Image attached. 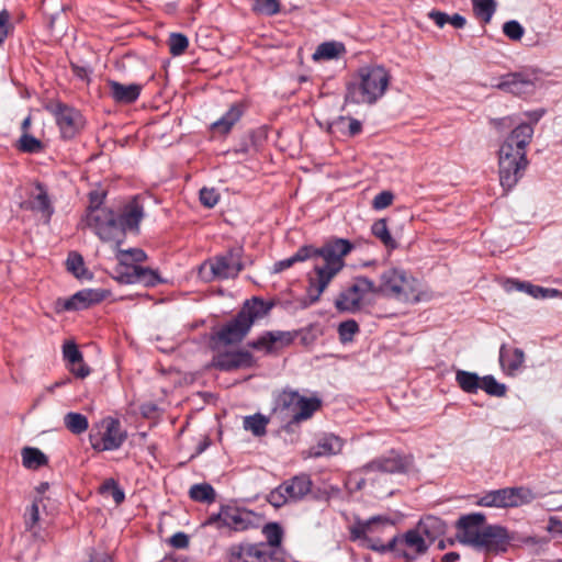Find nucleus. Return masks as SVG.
I'll list each match as a JSON object with an SVG mask.
<instances>
[{"instance_id":"f257e3e1","label":"nucleus","mask_w":562,"mask_h":562,"mask_svg":"<svg viewBox=\"0 0 562 562\" xmlns=\"http://www.w3.org/2000/svg\"><path fill=\"white\" fill-rule=\"evenodd\" d=\"M351 249L350 241L342 238L330 240L322 247L304 245L291 257L276 262L273 272H281L296 262L311 261L312 270L306 274L307 288L303 303L308 306L319 301L334 278L344 269L345 257Z\"/></svg>"},{"instance_id":"f03ea898","label":"nucleus","mask_w":562,"mask_h":562,"mask_svg":"<svg viewBox=\"0 0 562 562\" xmlns=\"http://www.w3.org/2000/svg\"><path fill=\"white\" fill-rule=\"evenodd\" d=\"M486 517L482 513L462 516L457 521V539L460 543L486 553L506 552L513 536L499 525H485Z\"/></svg>"},{"instance_id":"7ed1b4c3","label":"nucleus","mask_w":562,"mask_h":562,"mask_svg":"<svg viewBox=\"0 0 562 562\" xmlns=\"http://www.w3.org/2000/svg\"><path fill=\"white\" fill-rule=\"evenodd\" d=\"M530 124H518L504 139L498 150L499 181L504 189L510 190L522 177L527 166V147L533 136Z\"/></svg>"},{"instance_id":"20e7f679","label":"nucleus","mask_w":562,"mask_h":562,"mask_svg":"<svg viewBox=\"0 0 562 562\" xmlns=\"http://www.w3.org/2000/svg\"><path fill=\"white\" fill-rule=\"evenodd\" d=\"M391 75L381 65H366L358 69L353 80L347 86L346 103L375 104L386 93Z\"/></svg>"},{"instance_id":"39448f33","label":"nucleus","mask_w":562,"mask_h":562,"mask_svg":"<svg viewBox=\"0 0 562 562\" xmlns=\"http://www.w3.org/2000/svg\"><path fill=\"white\" fill-rule=\"evenodd\" d=\"M375 293L402 303H417L428 299L419 280L398 267H391L380 274Z\"/></svg>"},{"instance_id":"423d86ee","label":"nucleus","mask_w":562,"mask_h":562,"mask_svg":"<svg viewBox=\"0 0 562 562\" xmlns=\"http://www.w3.org/2000/svg\"><path fill=\"white\" fill-rule=\"evenodd\" d=\"M265 314L263 303L254 300L252 304H247L233 321L216 333V338L224 345L238 344L249 333L255 321Z\"/></svg>"},{"instance_id":"0eeeda50","label":"nucleus","mask_w":562,"mask_h":562,"mask_svg":"<svg viewBox=\"0 0 562 562\" xmlns=\"http://www.w3.org/2000/svg\"><path fill=\"white\" fill-rule=\"evenodd\" d=\"M319 407V398L303 396L291 389H284L277 398V411L293 423L311 418Z\"/></svg>"},{"instance_id":"6e6552de","label":"nucleus","mask_w":562,"mask_h":562,"mask_svg":"<svg viewBox=\"0 0 562 562\" xmlns=\"http://www.w3.org/2000/svg\"><path fill=\"white\" fill-rule=\"evenodd\" d=\"M83 221L101 240L114 241L115 246L122 243L123 228L112 210L99 205L90 206Z\"/></svg>"},{"instance_id":"1a4fd4ad","label":"nucleus","mask_w":562,"mask_h":562,"mask_svg":"<svg viewBox=\"0 0 562 562\" xmlns=\"http://www.w3.org/2000/svg\"><path fill=\"white\" fill-rule=\"evenodd\" d=\"M243 270L241 250L231 249L224 255L216 256L199 268V277L204 282L215 279H233Z\"/></svg>"},{"instance_id":"9d476101","label":"nucleus","mask_w":562,"mask_h":562,"mask_svg":"<svg viewBox=\"0 0 562 562\" xmlns=\"http://www.w3.org/2000/svg\"><path fill=\"white\" fill-rule=\"evenodd\" d=\"M259 517L254 512L234 505H224L217 514L210 516L205 524L217 529L245 531L257 527Z\"/></svg>"},{"instance_id":"9b49d317","label":"nucleus","mask_w":562,"mask_h":562,"mask_svg":"<svg viewBox=\"0 0 562 562\" xmlns=\"http://www.w3.org/2000/svg\"><path fill=\"white\" fill-rule=\"evenodd\" d=\"M127 434L116 418L105 417L89 435L91 447L97 451H112L119 449L126 440Z\"/></svg>"},{"instance_id":"f8f14e48","label":"nucleus","mask_w":562,"mask_h":562,"mask_svg":"<svg viewBox=\"0 0 562 562\" xmlns=\"http://www.w3.org/2000/svg\"><path fill=\"white\" fill-rule=\"evenodd\" d=\"M392 522L389 518L383 516H375L364 521H357L350 528V535L352 540L360 541V544L364 548L371 549L376 552H394L393 538L389 543H380L379 540L370 537L371 533L381 531L384 527L391 526Z\"/></svg>"},{"instance_id":"ddd939ff","label":"nucleus","mask_w":562,"mask_h":562,"mask_svg":"<svg viewBox=\"0 0 562 562\" xmlns=\"http://www.w3.org/2000/svg\"><path fill=\"white\" fill-rule=\"evenodd\" d=\"M228 562H280L278 550L270 549L263 542H241L233 544L227 551Z\"/></svg>"},{"instance_id":"4468645a","label":"nucleus","mask_w":562,"mask_h":562,"mask_svg":"<svg viewBox=\"0 0 562 562\" xmlns=\"http://www.w3.org/2000/svg\"><path fill=\"white\" fill-rule=\"evenodd\" d=\"M367 293H375V283L368 278L358 277L347 290L339 294L335 306L341 312L355 313L361 308Z\"/></svg>"},{"instance_id":"2eb2a0df","label":"nucleus","mask_w":562,"mask_h":562,"mask_svg":"<svg viewBox=\"0 0 562 562\" xmlns=\"http://www.w3.org/2000/svg\"><path fill=\"white\" fill-rule=\"evenodd\" d=\"M530 492L522 487H506L491 491L476 502L484 507H517L528 501Z\"/></svg>"},{"instance_id":"dca6fc26","label":"nucleus","mask_w":562,"mask_h":562,"mask_svg":"<svg viewBox=\"0 0 562 562\" xmlns=\"http://www.w3.org/2000/svg\"><path fill=\"white\" fill-rule=\"evenodd\" d=\"M394 552L407 560L416 559L426 553L429 548L428 541L415 528L403 535L393 537Z\"/></svg>"},{"instance_id":"f3484780","label":"nucleus","mask_w":562,"mask_h":562,"mask_svg":"<svg viewBox=\"0 0 562 562\" xmlns=\"http://www.w3.org/2000/svg\"><path fill=\"white\" fill-rule=\"evenodd\" d=\"M411 465V460L401 457L394 452L389 456L378 458L359 469V472L369 475L373 473H401L405 472Z\"/></svg>"},{"instance_id":"a211bd4d","label":"nucleus","mask_w":562,"mask_h":562,"mask_svg":"<svg viewBox=\"0 0 562 562\" xmlns=\"http://www.w3.org/2000/svg\"><path fill=\"white\" fill-rule=\"evenodd\" d=\"M56 122L64 138H72L83 127L81 114L66 105H57L55 110Z\"/></svg>"},{"instance_id":"6ab92c4d","label":"nucleus","mask_w":562,"mask_h":562,"mask_svg":"<svg viewBox=\"0 0 562 562\" xmlns=\"http://www.w3.org/2000/svg\"><path fill=\"white\" fill-rule=\"evenodd\" d=\"M252 356L246 350L227 351L217 353L213 360L212 366L229 371L238 368H249L252 366Z\"/></svg>"},{"instance_id":"aec40b11","label":"nucleus","mask_w":562,"mask_h":562,"mask_svg":"<svg viewBox=\"0 0 562 562\" xmlns=\"http://www.w3.org/2000/svg\"><path fill=\"white\" fill-rule=\"evenodd\" d=\"M116 279L126 284L140 283L146 286H154L161 280L156 271L140 266L131 267V271H117Z\"/></svg>"},{"instance_id":"412c9836","label":"nucleus","mask_w":562,"mask_h":562,"mask_svg":"<svg viewBox=\"0 0 562 562\" xmlns=\"http://www.w3.org/2000/svg\"><path fill=\"white\" fill-rule=\"evenodd\" d=\"M144 217V207L139 203L137 198H134L128 203H126L121 214L117 216L119 224L122 225L123 236L126 231H138V226L140 221Z\"/></svg>"},{"instance_id":"4be33fe9","label":"nucleus","mask_w":562,"mask_h":562,"mask_svg":"<svg viewBox=\"0 0 562 562\" xmlns=\"http://www.w3.org/2000/svg\"><path fill=\"white\" fill-rule=\"evenodd\" d=\"M104 297L105 293L102 290L86 289L65 300L63 307L66 311L85 310L95 303L101 302Z\"/></svg>"},{"instance_id":"5701e85b","label":"nucleus","mask_w":562,"mask_h":562,"mask_svg":"<svg viewBox=\"0 0 562 562\" xmlns=\"http://www.w3.org/2000/svg\"><path fill=\"white\" fill-rule=\"evenodd\" d=\"M525 362V352L519 348L502 345L499 348V364L507 375H516Z\"/></svg>"},{"instance_id":"b1692460","label":"nucleus","mask_w":562,"mask_h":562,"mask_svg":"<svg viewBox=\"0 0 562 562\" xmlns=\"http://www.w3.org/2000/svg\"><path fill=\"white\" fill-rule=\"evenodd\" d=\"M495 88L516 95L530 93L533 82L521 74H508L499 79Z\"/></svg>"},{"instance_id":"393cba45","label":"nucleus","mask_w":562,"mask_h":562,"mask_svg":"<svg viewBox=\"0 0 562 562\" xmlns=\"http://www.w3.org/2000/svg\"><path fill=\"white\" fill-rule=\"evenodd\" d=\"M418 532L428 541L429 546L445 535L447 526L445 521L435 516L422 518L415 526Z\"/></svg>"},{"instance_id":"a878e982","label":"nucleus","mask_w":562,"mask_h":562,"mask_svg":"<svg viewBox=\"0 0 562 562\" xmlns=\"http://www.w3.org/2000/svg\"><path fill=\"white\" fill-rule=\"evenodd\" d=\"M341 449L342 441L340 438L334 435H326L319 439L316 446L308 450L307 457L319 458L325 456H333L339 453Z\"/></svg>"},{"instance_id":"bb28decb","label":"nucleus","mask_w":562,"mask_h":562,"mask_svg":"<svg viewBox=\"0 0 562 562\" xmlns=\"http://www.w3.org/2000/svg\"><path fill=\"white\" fill-rule=\"evenodd\" d=\"M312 482L307 475L294 476L282 484V490L285 491L286 496L291 502H296L303 498L311 492Z\"/></svg>"},{"instance_id":"cd10ccee","label":"nucleus","mask_w":562,"mask_h":562,"mask_svg":"<svg viewBox=\"0 0 562 562\" xmlns=\"http://www.w3.org/2000/svg\"><path fill=\"white\" fill-rule=\"evenodd\" d=\"M109 87L112 98L120 103L134 102L139 97L142 90L139 85H122L117 81H110Z\"/></svg>"},{"instance_id":"c85d7f7f","label":"nucleus","mask_w":562,"mask_h":562,"mask_svg":"<svg viewBox=\"0 0 562 562\" xmlns=\"http://www.w3.org/2000/svg\"><path fill=\"white\" fill-rule=\"evenodd\" d=\"M292 340L289 333L284 331H268L251 342L250 346L255 349H265L266 351H272L277 345L284 346L290 344Z\"/></svg>"},{"instance_id":"c756f323","label":"nucleus","mask_w":562,"mask_h":562,"mask_svg":"<svg viewBox=\"0 0 562 562\" xmlns=\"http://www.w3.org/2000/svg\"><path fill=\"white\" fill-rule=\"evenodd\" d=\"M241 114V106L239 104H233L221 119L212 123L211 128L216 133L227 134L240 120Z\"/></svg>"},{"instance_id":"7c9ffc66","label":"nucleus","mask_w":562,"mask_h":562,"mask_svg":"<svg viewBox=\"0 0 562 562\" xmlns=\"http://www.w3.org/2000/svg\"><path fill=\"white\" fill-rule=\"evenodd\" d=\"M508 283L510 284L508 290L516 289L518 291L526 292L527 294H529L530 296H532L535 299L558 297V296L562 295V292H560L557 289L541 288V286L533 285V284H530L527 282H518V281H512Z\"/></svg>"},{"instance_id":"2f4dec72","label":"nucleus","mask_w":562,"mask_h":562,"mask_svg":"<svg viewBox=\"0 0 562 562\" xmlns=\"http://www.w3.org/2000/svg\"><path fill=\"white\" fill-rule=\"evenodd\" d=\"M346 53L345 45L340 42H325L317 46L313 54L314 60L338 59Z\"/></svg>"},{"instance_id":"473e14b6","label":"nucleus","mask_w":562,"mask_h":562,"mask_svg":"<svg viewBox=\"0 0 562 562\" xmlns=\"http://www.w3.org/2000/svg\"><path fill=\"white\" fill-rule=\"evenodd\" d=\"M116 247V259L119 260L122 271H131L136 262H142L146 259V254L139 248L120 249Z\"/></svg>"},{"instance_id":"72a5a7b5","label":"nucleus","mask_w":562,"mask_h":562,"mask_svg":"<svg viewBox=\"0 0 562 562\" xmlns=\"http://www.w3.org/2000/svg\"><path fill=\"white\" fill-rule=\"evenodd\" d=\"M67 270L80 280H90L92 274L85 267V261L78 252H70L66 260Z\"/></svg>"},{"instance_id":"f704fd0d","label":"nucleus","mask_w":562,"mask_h":562,"mask_svg":"<svg viewBox=\"0 0 562 562\" xmlns=\"http://www.w3.org/2000/svg\"><path fill=\"white\" fill-rule=\"evenodd\" d=\"M456 381L461 390L467 393H476L481 384V379L476 373L464 370L457 371Z\"/></svg>"},{"instance_id":"c9c22d12","label":"nucleus","mask_w":562,"mask_h":562,"mask_svg":"<svg viewBox=\"0 0 562 562\" xmlns=\"http://www.w3.org/2000/svg\"><path fill=\"white\" fill-rule=\"evenodd\" d=\"M22 463L27 469H38L47 463V457L37 448L25 447L22 450Z\"/></svg>"},{"instance_id":"e433bc0d","label":"nucleus","mask_w":562,"mask_h":562,"mask_svg":"<svg viewBox=\"0 0 562 562\" xmlns=\"http://www.w3.org/2000/svg\"><path fill=\"white\" fill-rule=\"evenodd\" d=\"M64 425L70 432L80 435L88 429L89 422L85 415L70 412L64 416Z\"/></svg>"},{"instance_id":"4c0bfd02","label":"nucleus","mask_w":562,"mask_h":562,"mask_svg":"<svg viewBox=\"0 0 562 562\" xmlns=\"http://www.w3.org/2000/svg\"><path fill=\"white\" fill-rule=\"evenodd\" d=\"M262 533L267 539L263 544H269L270 549L278 550V557H281L280 546L283 537L281 527L277 522L267 524L262 529Z\"/></svg>"},{"instance_id":"58836bf2","label":"nucleus","mask_w":562,"mask_h":562,"mask_svg":"<svg viewBox=\"0 0 562 562\" xmlns=\"http://www.w3.org/2000/svg\"><path fill=\"white\" fill-rule=\"evenodd\" d=\"M371 232L387 248L394 249L397 247L395 239L392 237V235L387 228L386 220L381 218V220H378L376 222H374L371 227Z\"/></svg>"},{"instance_id":"ea45409f","label":"nucleus","mask_w":562,"mask_h":562,"mask_svg":"<svg viewBox=\"0 0 562 562\" xmlns=\"http://www.w3.org/2000/svg\"><path fill=\"white\" fill-rule=\"evenodd\" d=\"M36 194L32 201V209L42 212L47 218L53 214V207L46 193V190L42 184L36 186Z\"/></svg>"},{"instance_id":"a19ab883","label":"nucleus","mask_w":562,"mask_h":562,"mask_svg":"<svg viewBox=\"0 0 562 562\" xmlns=\"http://www.w3.org/2000/svg\"><path fill=\"white\" fill-rule=\"evenodd\" d=\"M189 495L196 502L212 503L215 501V491L207 483L192 485Z\"/></svg>"},{"instance_id":"79ce46f5","label":"nucleus","mask_w":562,"mask_h":562,"mask_svg":"<svg viewBox=\"0 0 562 562\" xmlns=\"http://www.w3.org/2000/svg\"><path fill=\"white\" fill-rule=\"evenodd\" d=\"M267 424L268 419L261 414H255L244 418V428L251 431L257 437L266 434Z\"/></svg>"},{"instance_id":"37998d69","label":"nucleus","mask_w":562,"mask_h":562,"mask_svg":"<svg viewBox=\"0 0 562 562\" xmlns=\"http://www.w3.org/2000/svg\"><path fill=\"white\" fill-rule=\"evenodd\" d=\"M472 4L477 18L485 23L491 21L496 10V3L494 0H472Z\"/></svg>"},{"instance_id":"c03bdc74","label":"nucleus","mask_w":562,"mask_h":562,"mask_svg":"<svg viewBox=\"0 0 562 562\" xmlns=\"http://www.w3.org/2000/svg\"><path fill=\"white\" fill-rule=\"evenodd\" d=\"M480 389L493 396H504L506 394V385L496 381L493 375H485L481 379Z\"/></svg>"},{"instance_id":"a18cd8bd","label":"nucleus","mask_w":562,"mask_h":562,"mask_svg":"<svg viewBox=\"0 0 562 562\" xmlns=\"http://www.w3.org/2000/svg\"><path fill=\"white\" fill-rule=\"evenodd\" d=\"M168 44L171 55L179 56L188 48L189 41L187 36L181 33H172L169 37Z\"/></svg>"},{"instance_id":"49530a36","label":"nucleus","mask_w":562,"mask_h":562,"mask_svg":"<svg viewBox=\"0 0 562 562\" xmlns=\"http://www.w3.org/2000/svg\"><path fill=\"white\" fill-rule=\"evenodd\" d=\"M18 147L24 153H38L42 150L43 145L36 137L30 135L29 133H23L19 139Z\"/></svg>"},{"instance_id":"de8ad7c7","label":"nucleus","mask_w":562,"mask_h":562,"mask_svg":"<svg viewBox=\"0 0 562 562\" xmlns=\"http://www.w3.org/2000/svg\"><path fill=\"white\" fill-rule=\"evenodd\" d=\"M38 501L40 499H35L24 514V525L30 531H34L35 526L40 520Z\"/></svg>"},{"instance_id":"09e8293b","label":"nucleus","mask_w":562,"mask_h":562,"mask_svg":"<svg viewBox=\"0 0 562 562\" xmlns=\"http://www.w3.org/2000/svg\"><path fill=\"white\" fill-rule=\"evenodd\" d=\"M254 10L262 14L273 15L280 11L278 0H255Z\"/></svg>"},{"instance_id":"8fccbe9b","label":"nucleus","mask_w":562,"mask_h":562,"mask_svg":"<svg viewBox=\"0 0 562 562\" xmlns=\"http://www.w3.org/2000/svg\"><path fill=\"white\" fill-rule=\"evenodd\" d=\"M64 358L71 364L82 361V353L74 342H66L63 348Z\"/></svg>"},{"instance_id":"3c124183","label":"nucleus","mask_w":562,"mask_h":562,"mask_svg":"<svg viewBox=\"0 0 562 562\" xmlns=\"http://www.w3.org/2000/svg\"><path fill=\"white\" fill-rule=\"evenodd\" d=\"M359 330L358 324L350 319L342 322L338 327V333L340 336V339L342 341H349L352 339L353 335Z\"/></svg>"},{"instance_id":"603ef678","label":"nucleus","mask_w":562,"mask_h":562,"mask_svg":"<svg viewBox=\"0 0 562 562\" xmlns=\"http://www.w3.org/2000/svg\"><path fill=\"white\" fill-rule=\"evenodd\" d=\"M220 200L218 192L213 188H202L200 190V201L206 207H213Z\"/></svg>"},{"instance_id":"864d4df0","label":"nucleus","mask_w":562,"mask_h":562,"mask_svg":"<svg viewBox=\"0 0 562 562\" xmlns=\"http://www.w3.org/2000/svg\"><path fill=\"white\" fill-rule=\"evenodd\" d=\"M504 34L514 41H518L524 35V27L515 20L508 21L503 26Z\"/></svg>"},{"instance_id":"5fc2aeb1","label":"nucleus","mask_w":562,"mask_h":562,"mask_svg":"<svg viewBox=\"0 0 562 562\" xmlns=\"http://www.w3.org/2000/svg\"><path fill=\"white\" fill-rule=\"evenodd\" d=\"M393 200L394 194L391 191H382L372 200V207L378 211L384 210L393 203Z\"/></svg>"},{"instance_id":"6e6d98bb","label":"nucleus","mask_w":562,"mask_h":562,"mask_svg":"<svg viewBox=\"0 0 562 562\" xmlns=\"http://www.w3.org/2000/svg\"><path fill=\"white\" fill-rule=\"evenodd\" d=\"M267 499L274 507H281L288 502H291L290 498L286 496L285 491L282 490V484L274 488L273 491H271Z\"/></svg>"},{"instance_id":"4d7b16f0","label":"nucleus","mask_w":562,"mask_h":562,"mask_svg":"<svg viewBox=\"0 0 562 562\" xmlns=\"http://www.w3.org/2000/svg\"><path fill=\"white\" fill-rule=\"evenodd\" d=\"M10 20L11 15L9 11H0V45L4 42L10 31L13 29V25L11 24Z\"/></svg>"},{"instance_id":"13d9d810","label":"nucleus","mask_w":562,"mask_h":562,"mask_svg":"<svg viewBox=\"0 0 562 562\" xmlns=\"http://www.w3.org/2000/svg\"><path fill=\"white\" fill-rule=\"evenodd\" d=\"M103 491L110 492L115 504H121L124 501V492L115 484L114 481H108L103 485Z\"/></svg>"},{"instance_id":"bf43d9fd","label":"nucleus","mask_w":562,"mask_h":562,"mask_svg":"<svg viewBox=\"0 0 562 562\" xmlns=\"http://www.w3.org/2000/svg\"><path fill=\"white\" fill-rule=\"evenodd\" d=\"M169 542L173 548L184 549L189 546V538L184 532H177L170 538Z\"/></svg>"},{"instance_id":"052dcab7","label":"nucleus","mask_w":562,"mask_h":562,"mask_svg":"<svg viewBox=\"0 0 562 562\" xmlns=\"http://www.w3.org/2000/svg\"><path fill=\"white\" fill-rule=\"evenodd\" d=\"M430 20H432L439 27H443L447 23H449V19L451 15H448L445 12L432 10L428 13Z\"/></svg>"},{"instance_id":"680f3d73","label":"nucleus","mask_w":562,"mask_h":562,"mask_svg":"<svg viewBox=\"0 0 562 562\" xmlns=\"http://www.w3.org/2000/svg\"><path fill=\"white\" fill-rule=\"evenodd\" d=\"M544 109H537L532 111H527L524 113V115L526 116V119H528V124H530L533 127V124H537L540 121V119L544 115ZM524 123L527 124V122Z\"/></svg>"},{"instance_id":"e2e57ef3","label":"nucleus","mask_w":562,"mask_h":562,"mask_svg":"<svg viewBox=\"0 0 562 562\" xmlns=\"http://www.w3.org/2000/svg\"><path fill=\"white\" fill-rule=\"evenodd\" d=\"M70 371L78 378H86L89 375L90 373V370L89 368L83 363V361L81 362H77L76 366H71L70 368Z\"/></svg>"},{"instance_id":"0e129e2a","label":"nucleus","mask_w":562,"mask_h":562,"mask_svg":"<svg viewBox=\"0 0 562 562\" xmlns=\"http://www.w3.org/2000/svg\"><path fill=\"white\" fill-rule=\"evenodd\" d=\"M449 24L456 29H462L465 25V19L461 14L454 13L450 16Z\"/></svg>"},{"instance_id":"69168bd1","label":"nucleus","mask_w":562,"mask_h":562,"mask_svg":"<svg viewBox=\"0 0 562 562\" xmlns=\"http://www.w3.org/2000/svg\"><path fill=\"white\" fill-rule=\"evenodd\" d=\"M548 530L550 532L562 535V522L557 518H550L548 524Z\"/></svg>"},{"instance_id":"338daca9","label":"nucleus","mask_w":562,"mask_h":562,"mask_svg":"<svg viewBox=\"0 0 562 562\" xmlns=\"http://www.w3.org/2000/svg\"><path fill=\"white\" fill-rule=\"evenodd\" d=\"M361 131V123L358 120L351 119L349 122V133L356 135Z\"/></svg>"},{"instance_id":"774afa93","label":"nucleus","mask_w":562,"mask_h":562,"mask_svg":"<svg viewBox=\"0 0 562 562\" xmlns=\"http://www.w3.org/2000/svg\"><path fill=\"white\" fill-rule=\"evenodd\" d=\"M90 562H112V559L106 554H102L93 558Z\"/></svg>"}]
</instances>
